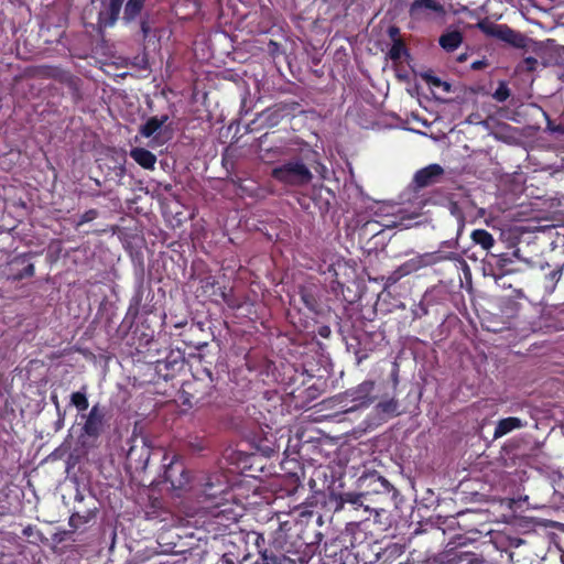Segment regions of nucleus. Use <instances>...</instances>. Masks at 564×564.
I'll use <instances>...</instances> for the list:
<instances>
[{"mask_svg":"<svg viewBox=\"0 0 564 564\" xmlns=\"http://www.w3.org/2000/svg\"><path fill=\"white\" fill-rule=\"evenodd\" d=\"M177 401L184 408L189 409H219L223 404L215 384L212 372L205 370V377L198 378L193 376L191 380H186L178 392Z\"/></svg>","mask_w":564,"mask_h":564,"instance_id":"1","label":"nucleus"},{"mask_svg":"<svg viewBox=\"0 0 564 564\" xmlns=\"http://www.w3.org/2000/svg\"><path fill=\"white\" fill-rule=\"evenodd\" d=\"M318 153L307 150L301 160H290L272 169L271 177L288 186H305L313 180V174L304 162H316Z\"/></svg>","mask_w":564,"mask_h":564,"instance_id":"2","label":"nucleus"},{"mask_svg":"<svg viewBox=\"0 0 564 564\" xmlns=\"http://www.w3.org/2000/svg\"><path fill=\"white\" fill-rule=\"evenodd\" d=\"M83 424L78 434V443L84 449L96 448L101 435L109 427L108 412L105 405L95 403L87 413H82Z\"/></svg>","mask_w":564,"mask_h":564,"instance_id":"3","label":"nucleus"},{"mask_svg":"<svg viewBox=\"0 0 564 564\" xmlns=\"http://www.w3.org/2000/svg\"><path fill=\"white\" fill-rule=\"evenodd\" d=\"M194 490L198 498L209 502L216 509H219L231 498L228 478L218 471L202 476Z\"/></svg>","mask_w":564,"mask_h":564,"instance_id":"4","label":"nucleus"},{"mask_svg":"<svg viewBox=\"0 0 564 564\" xmlns=\"http://www.w3.org/2000/svg\"><path fill=\"white\" fill-rule=\"evenodd\" d=\"M476 26L487 36L498 39L513 47L523 48L525 46V36L512 30L507 24H497L484 19L480 20Z\"/></svg>","mask_w":564,"mask_h":564,"instance_id":"5","label":"nucleus"},{"mask_svg":"<svg viewBox=\"0 0 564 564\" xmlns=\"http://www.w3.org/2000/svg\"><path fill=\"white\" fill-rule=\"evenodd\" d=\"M465 543L458 542L455 546H447L443 552L423 561H414L412 564H458L467 562L473 564L475 552L464 550Z\"/></svg>","mask_w":564,"mask_h":564,"instance_id":"6","label":"nucleus"},{"mask_svg":"<svg viewBox=\"0 0 564 564\" xmlns=\"http://www.w3.org/2000/svg\"><path fill=\"white\" fill-rule=\"evenodd\" d=\"M169 115L152 116L139 128V133L144 138H151L158 142L172 137V128Z\"/></svg>","mask_w":564,"mask_h":564,"instance_id":"7","label":"nucleus"},{"mask_svg":"<svg viewBox=\"0 0 564 564\" xmlns=\"http://www.w3.org/2000/svg\"><path fill=\"white\" fill-rule=\"evenodd\" d=\"M151 448L144 438H141L140 443H138V440H132V444L127 452L126 459L130 468L144 470L149 464Z\"/></svg>","mask_w":564,"mask_h":564,"instance_id":"8","label":"nucleus"},{"mask_svg":"<svg viewBox=\"0 0 564 564\" xmlns=\"http://www.w3.org/2000/svg\"><path fill=\"white\" fill-rule=\"evenodd\" d=\"M164 481L169 482L174 490H183L189 484L191 475L182 460L173 459L164 470Z\"/></svg>","mask_w":564,"mask_h":564,"instance_id":"9","label":"nucleus"},{"mask_svg":"<svg viewBox=\"0 0 564 564\" xmlns=\"http://www.w3.org/2000/svg\"><path fill=\"white\" fill-rule=\"evenodd\" d=\"M375 500L370 499V492H344L335 498V511H340L345 508V505H350L355 510L364 508L366 511L375 510L376 507H371Z\"/></svg>","mask_w":564,"mask_h":564,"instance_id":"10","label":"nucleus"},{"mask_svg":"<svg viewBox=\"0 0 564 564\" xmlns=\"http://www.w3.org/2000/svg\"><path fill=\"white\" fill-rule=\"evenodd\" d=\"M124 0H106L98 13L97 25L100 31L111 28L119 19Z\"/></svg>","mask_w":564,"mask_h":564,"instance_id":"11","label":"nucleus"},{"mask_svg":"<svg viewBox=\"0 0 564 564\" xmlns=\"http://www.w3.org/2000/svg\"><path fill=\"white\" fill-rule=\"evenodd\" d=\"M31 253H22L14 257L9 263V279L21 281L31 278L35 273L34 264L30 262Z\"/></svg>","mask_w":564,"mask_h":564,"instance_id":"12","label":"nucleus"},{"mask_svg":"<svg viewBox=\"0 0 564 564\" xmlns=\"http://www.w3.org/2000/svg\"><path fill=\"white\" fill-rule=\"evenodd\" d=\"M368 482V487H371L370 490L366 492H370V499H373V496H378L380 498H393L398 494L397 489L382 476L379 474H372L364 479V482Z\"/></svg>","mask_w":564,"mask_h":564,"instance_id":"13","label":"nucleus"},{"mask_svg":"<svg viewBox=\"0 0 564 564\" xmlns=\"http://www.w3.org/2000/svg\"><path fill=\"white\" fill-rule=\"evenodd\" d=\"M444 174V169L440 164H430L419 170L413 177L416 188H423L437 183Z\"/></svg>","mask_w":564,"mask_h":564,"instance_id":"14","label":"nucleus"},{"mask_svg":"<svg viewBox=\"0 0 564 564\" xmlns=\"http://www.w3.org/2000/svg\"><path fill=\"white\" fill-rule=\"evenodd\" d=\"M373 390L375 381L365 380L356 388L347 390L346 394L351 401L358 402L359 406H369L376 399L372 395Z\"/></svg>","mask_w":564,"mask_h":564,"instance_id":"15","label":"nucleus"},{"mask_svg":"<svg viewBox=\"0 0 564 564\" xmlns=\"http://www.w3.org/2000/svg\"><path fill=\"white\" fill-rule=\"evenodd\" d=\"M183 366L184 358L180 354L171 352L165 359L156 361L155 370L164 380H169L173 378L175 372L180 371Z\"/></svg>","mask_w":564,"mask_h":564,"instance_id":"16","label":"nucleus"},{"mask_svg":"<svg viewBox=\"0 0 564 564\" xmlns=\"http://www.w3.org/2000/svg\"><path fill=\"white\" fill-rule=\"evenodd\" d=\"M304 306L312 313L318 314L322 311L321 289L316 284L302 285L299 291Z\"/></svg>","mask_w":564,"mask_h":564,"instance_id":"17","label":"nucleus"},{"mask_svg":"<svg viewBox=\"0 0 564 564\" xmlns=\"http://www.w3.org/2000/svg\"><path fill=\"white\" fill-rule=\"evenodd\" d=\"M429 12L444 13V7L437 0H414L409 7V14L412 19H422Z\"/></svg>","mask_w":564,"mask_h":564,"instance_id":"18","label":"nucleus"},{"mask_svg":"<svg viewBox=\"0 0 564 564\" xmlns=\"http://www.w3.org/2000/svg\"><path fill=\"white\" fill-rule=\"evenodd\" d=\"M274 134V132H272ZM271 133L267 132L262 134L259 139L260 143V151L262 152V159L267 162H271L274 159H279L281 156L289 155V149L285 145H274L271 148H265V144L268 142H271L270 140Z\"/></svg>","mask_w":564,"mask_h":564,"instance_id":"19","label":"nucleus"},{"mask_svg":"<svg viewBox=\"0 0 564 564\" xmlns=\"http://www.w3.org/2000/svg\"><path fill=\"white\" fill-rule=\"evenodd\" d=\"M293 107H290L286 102L275 104L274 106L267 108L261 113V118H263V122L269 127H274L280 123L285 113L290 110H293Z\"/></svg>","mask_w":564,"mask_h":564,"instance_id":"20","label":"nucleus"},{"mask_svg":"<svg viewBox=\"0 0 564 564\" xmlns=\"http://www.w3.org/2000/svg\"><path fill=\"white\" fill-rule=\"evenodd\" d=\"M519 250L510 253H501L497 256L496 260V270L498 271L497 280L502 279L508 274H513L519 272L520 270L514 267L513 257H518Z\"/></svg>","mask_w":564,"mask_h":564,"instance_id":"21","label":"nucleus"},{"mask_svg":"<svg viewBox=\"0 0 564 564\" xmlns=\"http://www.w3.org/2000/svg\"><path fill=\"white\" fill-rule=\"evenodd\" d=\"M59 84L64 85L68 89L74 104H78L83 99V80L78 76L66 70L64 76L61 78Z\"/></svg>","mask_w":564,"mask_h":564,"instance_id":"22","label":"nucleus"},{"mask_svg":"<svg viewBox=\"0 0 564 564\" xmlns=\"http://www.w3.org/2000/svg\"><path fill=\"white\" fill-rule=\"evenodd\" d=\"M130 158L145 170H154L155 167L156 155L144 148H132L130 150Z\"/></svg>","mask_w":564,"mask_h":564,"instance_id":"23","label":"nucleus"},{"mask_svg":"<svg viewBox=\"0 0 564 564\" xmlns=\"http://www.w3.org/2000/svg\"><path fill=\"white\" fill-rule=\"evenodd\" d=\"M463 40L464 37L460 31L448 30L440 36L438 44L444 51L451 53L460 46Z\"/></svg>","mask_w":564,"mask_h":564,"instance_id":"24","label":"nucleus"},{"mask_svg":"<svg viewBox=\"0 0 564 564\" xmlns=\"http://www.w3.org/2000/svg\"><path fill=\"white\" fill-rule=\"evenodd\" d=\"M525 425L521 419L516 416L505 417L498 421L495 432L494 438H500L506 434L512 432L513 430L521 429Z\"/></svg>","mask_w":564,"mask_h":564,"instance_id":"25","label":"nucleus"},{"mask_svg":"<svg viewBox=\"0 0 564 564\" xmlns=\"http://www.w3.org/2000/svg\"><path fill=\"white\" fill-rule=\"evenodd\" d=\"M98 508L96 506L86 509L85 511H75L70 514L68 519V525L73 531H76L84 524L89 523L91 520H94L97 516Z\"/></svg>","mask_w":564,"mask_h":564,"instance_id":"26","label":"nucleus"},{"mask_svg":"<svg viewBox=\"0 0 564 564\" xmlns=\"http://www.w3.org/2000/svg\"><path fill=\"white\" fill-rule=\"evenodd\" d=\"M145 0H127L123 8L122 20L126 23H131L141 17L144 8Z\"/></svg>","mask_w":564,"mask_h":564,"instance_id":"27","label":"nucleus"},{"mask_svg":"<svg viewBox=\"0 0 564 564\" xmlns=\"http://www.w3.org/2000/svg\"><path fill=\"white\" fill-rule=\"evenodd\" d=\"M375 410L378 415L384 419L393 417L400 414L399 402L394 398L381 400L380 402L377 403Z\"/></svg>","mask_w":564,"mask_h":564,"instance_id":"28","label":"nucleus"},{"mask_svg":"<svg viewBox=\"0 0 564 564\" xmlns=\"http://www.w3.org/2000/svg\"><path fill=\"white\" fill-rule=\"evenodd\" d=\"M425 267H429V262H426L425 254L423 253V254H417L416 257L406 260L405 262L400 264L398 268H399V273L401 272V274H404V276H406V275L414 273Z\"/></svg>","mask_w":564,"mask_h":564,"instance_id":"29","label":"nucleus"},{"mask_svg":"<svg viewBox=\"0 0 564 564\" xmlns=\"http://www.w3.org/2000/svg\"><path fill=\"white\" fill-rule=\"evenodd\" d=\"M424 254H425L426 262H429V265H434V264L443 262V261L462 260V257L455 251L437 250L434 252H426Z\"/></svg>","mask_w":564,"mask_h":564,"instance_id":"30","label":"nucleus"},{"mask_svg":"<svg viewBox=\"0 0 564 564\" xmlns=\"http://www.w3.org/2000/svg\"><path fill=\"white\" fill-rule=\"evenodd\" d=\"M470 238L475 245L480 246L484 250H490L495 245V239L486 229L473 230Z\"/></svg>","mask_w":564,"mask_h":564,"instance_id":"31","label":"nucleus"},{"mask_svg":"<svg viewBox=\"0 0 564 564\" xmlns=\"http://www.w3.org/2000/svg\"><path fill=\"white\" fill-rule=\"evenodd\" d=\"M143 294H144V289L142 285H139L138 289L135 290L134 294L130 299L127 314L132 316L133 318H135L140 313V307H141L142 301H143Z\"/></svg>","mask_w":564,"mask_h":564,"instance_id":"32","label":"nucleus"},{"mask_svg":"<svg viewBox=\"0 0 564 564\" xmlns=\"http://www.w3.org/2000/svg\"><path fill=\"white\" fill-rule=\"evenodd\" d=\"M563 274V268L556 267L544 276V289L547 293H553L557 282L561 280Z\"/></svg>","mask_w":564,"mask_h":564,"instance_id":"33","label":"nucleus"},{"mask_svg":"<svg viewBox=\"0 0 564 564\" xmlns=\"http://www.w3.org/2000/svg\"><path fill=\"white\" fill-rule=\"evenodd\" d=\"M70 405L75 406L78 412H85L89 408L88 398L83 388L82 391H76L70 394Z\"/></svg>","mask_w":564,"mask_h":564,"instance_id":"34","label":"nucleus"},{"mask_svg":"<svg viewBox=\"0 0 564 564\" xmlns=\"http://www.w3.org/2000/svg\"><path fill=\"white\" fill-rule=\"evenodd\" d=\"M66 70L57 66H41L37 70V75L43 78H52L56 82H61Z\"/></svg>","mask_w":564,"mask_h":564,"instance_id":"35","label":"nucleus"},{"mask_svg":"<svg viewBox=\"0 0 564 564\" xmlns=\"http://www.w3.org/2000/svg\"><path fill=\"white\" fill-rule=\"evenodd\" d=\"M388 55L393 62L400 61L403 55H409L404 41L394 40L388 52Z\"/></svg>","mask_w":564,"mask_h":564,"instance_id":"36","label":"nucleus"},{"mask_svg":"<svg viewBox=\"0 0 564 564\" xmlns=\"http://www.w3.org/2000/svg\"><path fill=\"white\" fill-rule=\"evenodd\" d=\"M215 286H216V280L214 276H208L202 281V289H203L204 293H208L209 296H220L225 302H227L226 293L224 291H221L219 288H218L219 292H217L215 290Z\"/></svg>","mask_w":564,"mask_h":564,"instance_id":"37","label":"nucleus"},{"mask_svg":"<svg viewBox=\"0 0 564 564\" xmlns=\"http://www.w3.org/2000/svg\"><path fill=\"white\" fill-rule=\"evenodd\" d=\"M252 564H281L280 558L270 550L259 552V556Z\"/></svg>","mask_w":564,"mask_h":564,"instance_id":"38","label":"nucleus"},{"mask_svg":"<svg viewBox=\"0 0 564 564\" xmlns=\"http://www.w3.org/2000/svg\"><path fill=\"white\" fill-rule=\"evenodd\" d=\"M98 215L99 213L95 208L86 210L84 214L80 215L79 219L75 223V227L79 228L84 224L95 220L98 217Z\"/></svg>","mask_w":564,"mask_h":564,"instance_id":"39","label":"nucleus"},{"mask_svg":"<svg viewBox=\"0 0 564 564\" xmlns=\"http://www.w3.org/2000/svg\"><path fill=\"white\" fill-rule=\"evenodd\" d=\"M510 97V89L505 83H501L496 91L494 93V98L499 102H505Z\"/></svg>","mask_w":564,"mask_h":564,"instance_id":"40","label":"nucleus"},{"mask_svg":"<svg viewBox=\"0 0 564 564\" xmlns=\"http://www.w3.org/2000/svg\"><path fill=\"white\" fill-rule=\"evenodd\" d=\"M140 30L142 33L143 40L148 39L152 32V25L150 22V17L147 14L144 17H140Z\"/></svg>","mask_w":564,"mask_h":564,"instance_id":"41","label":"nucleus"},{"mask_svg":"<svg viewBox=\"0 0 564 564\" xmlns=\"http://www.w3.org/2000/svg\"><path fill=\"white\" fill-rule=\"evenodd\" d=\"M423 78L425 82L434 87H444L446 90L449 89V85L445 82H443L441 78L432 75V74H424Z\"/></svg>","mask_w":564,"mask_h":564,"instance_id":"42","label":"nucleus"},{"mask_svg":"<svg viewBox=\"0 0 564 564\" xmlns=\"http://www.w3.org/2000/svg\"><path fill=\"white\" fill-rule=\"evenodd\" d=\"M448 210L449 213L458 220H463L464 219V213H463V209L460 208L459 204L455 200H452L449 199L448 200Z\"/></svg>","mask_w":564,"mask_h":564,"instance_id":"43","label":"nucleus"},{"mask_svg":"<svg viewBox=\"0 0 564 564\" xmlns=\"http://www.w3.org/2000/svg\"><path fill=\"white\" fill-rule=\"evenodd\" d=\"M403 552L404 546L398 543H392L386 549V553H388L389 556H400Z\"/></svg>","mask_w":564,"mask_h":564,"instance_id":"44","label":"nucleus"},{"mask_svg":"<svg viewBox=\"0 0 564 564\" xmlns=\"http://www.w3.org/2000/svg\"><path fill=\"white\" fill-rule=\"evenodd\" d=\"M402 278H404V274L399 273V268L393 270L386 279V285H393L397 282H399Z\"/></svg>","mask_w":564,"mask_h":564,"instance_id":"45","label":"nucleus"},{"mask_svg":"<svg viewBox=\"0 0 564 564\" xmlns=\"http://www.w3.org/2000/svg\"><path fill=\"white\" fill-rule=\"evenodd\" d=\"M525 70L533 72L536 68L538 59L533 56H528L523 59Z\"/></svg>","mask_w":564,"mask_h":564,"instance_id":"46","label":"nucleus"},{"mask_svg":"<svg viewBox=\"0 0 564 564\" xmlns=\"http://www.w3.org/2000/svg\"><path fill=\"white\" fill-rule=\"evenodd\" d=\"M316 334L321 336L322 338H329L332 330L328 325H319L316 328Z\"/></svg>","mask_w":564,"mask_h":564,"instance_id":"47","label":"nucleus"},{"mask_svg":"<svg viewBox=\"0 0 564 564\" xmlns=\"http://www.w3.org/2000/svg\"><path fill=\"white\" fill-rule=\"evenodd\" d=\"M231 510L229 509H220L218 510L216 513H215V517L217 519H221V518H227V519H231L234 521H237V514H234L232 517H228L227 514H231Z\"/></svg>","mask_w":564,"mask_h":564,"instance_id":"48","label":"nucleus"},{"mask_svg":"<svg viewBox=\"0 0 564 564\" xmlns=\"http://www.w3.org/2000/svg\"><path fill=\"white\" fill-rule=\"evenodd\" d=\"M388 34H389L390 39L392 40V42H394V40H401L400 39V29L395 25H392L388 29Z\"/></svg>","mask_w":564,"mask_h":564,"instance_id":"49","label":"nucleus"},{"mask_svg":"<svg viewBox=\"0 0 564 564\" xmlns=\"http://www.w3.org/2000/svg\"><path fill=\"white\" fill-rule=\"evenodd\" d=\"M487 62L485 59H481V61H475L471 63L470 67L471 69L474 70H479V69H482L487 66Z\"/></svg>","mask_w":564,"mask_h":564,"instance_id":"50","label":"nucleus"},{"mask_svg":"<svg viewBox=\"0 0 564 564\" xmlns=\"http://www.w3.org/2000/svg\"><path fill=\"white\" fill-rule=\"evenodd\" d=\"M74 532H75V531H73V529H72V530H69V531H63V532H61V533H57V534H55V540H56L57 542H63V541H65V540L67 539V536H68L69 534H72V533H74Z\"/></svg>","mask_w":564,"mask_h":564,"instance_id":"51","label":"nucleus"},{"mask_svg":"<svg viewBox=\"0 0 564 564\" xmlns=\"http://www.w3.org/2000/svg\"><path fill=\"white\" fill-rule=\"evenodd\" d=\"M217 564H236L231 554H224Z\"/></svg>","mask_w":564,"mask_h":564,"instance_id":"52","label":"nucleus"},{"mask_svg":"<svg viewBox=\"0 0 564 564\" xmlns=\"http://www.w3.org/2000/svg\"><path fill=\"white\" fill-rule=\"evenodd\" d=\"M321 1L325 2V3H329L333 7H337V6L344 7L347 4V0H321Z\"/></svg>","mask_w":564,"mask_h":564,"instance_id":"53","label":"nucleus"},{"mask_svg":"<svg viewBox=\"0 0 564 564\" xmlns=\"http://www.w3.org/2000/svg\"><path fill=\"white\" fill-rule=\"evenodd\" d=\"M34 533V527L33 525H26L23 531H22V534L26 538H30L32 536Z\"/></svg>","mask_w":564,"mask_h":564,"instance_id":"54","label":"nucleus"},{"mask_svg":"<svg viewBox=\"0 0 564 564\" xmlns=\"http://www.w3.org/2000/svg\"><path fill=\"white\" fill-rule=\"evenodd\" d=\"M51 401L54 403V405L56 406V410H57V413L61 412L59 410V402H58V398L56 394H52L51 395Z\"/></svg>","mask_w":564,"mask_h":564,"instance_id":"55","label":"nucleus"},{"mask_svg":"<svg viewBox=\"0 0 564 564\" xmlns=\"http://www.w3.org/2000/svg\"><path fill=\"white\" fill-rule=\"evenodd\" d=\"M64 424V414H62L61 412L58 413V420L56 422V425H57V429H59L61 426H63Z\"/></svg>","mask_w":564,"mask_h":564,"instance_id":"56","label":"nucleus"},{"mask_svg":"<svg viewBox=\"0 0 564 564\" xmlns=\"http://www.w3.org/2000/svg\"><path fill=\"white\" fill-rule=\"evenodd\" d=\"M61 241H56V250H55V259L58 257V253L61 252Z\"/></svg>","mask_w":564,"mask_h":564,"instance_id":"57","label":"nucleus"},{"mask_svg":"<svg viewBox=\"0 0 564 564\" xmlns=\"http://www.w3.org/2000/svg\"><path fill=\"white\" fill-rule=\"evenodd\" d=\"M557 549L561 551V563L564 564V547L562 545L556 544Z\"/></svg>","mask_w":564,"mask_h":564,"instance_id":"58","label":"nucleus"},{"mask_svg":"<svg viewBox=\"0 0 564 564\" xmlns=\"http://www.w3.org/2000/svg\"><path fill=\"white\" fill-rule=\"evenodd\" d=\"M356 542H357V536H356V533L352 532V539L350 541V546L351 547H355L356 546Z\"/></svg>","mask_w":564,"mask_h":564,"instance_id":"59","label":"nucleus"},{"mask_svg":"<svg viewBox=\"0 0 564 564\" xmlns=\"http://www.w3.org/2000/svg\"><path fill=\"white\" fill-rule=\"evenodd\" d=\"M358 528H359V524L350 523L349 527L347 528V531H352V530L358 529Z\"/></svg>","mask_w":564,"mask_h":564,"instance_id":"60","label":"nucleus"},{"mask_svg":"<svg viewBox=\"0 0 564 564\" xmlns=\"http://www.w3.org/2000/svg\"><path fill=\"white\" fill-rule=\"evenodd\" d=\"M457 59H458V62H464V61H466V55L462 54V55L458 56Z\"/></svg>","mask_w":564,"mask_h":564,"instance_id":"61","label":"nucleus"},{"mask_svg":"<svg viewBox=\"0 0 564 564\" xmlns=\"http://www.w3.org/2000/svg\"><path fill=\"white\" fill-rule=\"evenodd\" d=\"M172 188V185H166L165 191H170Z\"/></svg>","mask_w":564,"mask_h":564,"instance_id":"62","label":"nucleus"},{"mask_svg":"<svg viewBox=\"0 0 564 564\" xmlns=\"http://www.w3.org/2000/svg\"><path fill=\"white\" fill-rule=\"evenodd\" d=\"M76 499L82 501V500H84V497L83 496L76 497Z\"/></svg>","mask_w":564,"mask_h":564,"instance_id":"63","label":"nucleus"}]
</instances>
